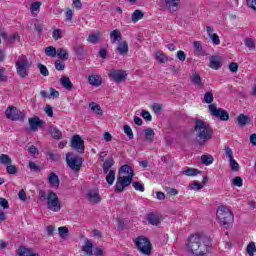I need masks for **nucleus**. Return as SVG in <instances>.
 I'll return each instance as SVG.
<instances>
[{
  "label": "nucleus",
  "mask_w": 256,
  "mask_h": 256,
  "mask_svg": "<svg viewBox=\"0 0 256 256\" xmlns=\"http://www.w3.org/2000/svg\"><path fill=\"white\" fill-rule=\"evenodd\" d=\"M74 51H75L76 55H78L79 57H83V55H85L87 53V50H85V46H83L81 44H76L74 46Z\"/></svg>",
  "instance_id": "nucleus-32"
},
{
  "label": "nucleus",
  "mask_w": 256,
  "mask_h": 256,
  "mask_svg": "<svg viewBox=\"0 0 256 256\" xmlns=\"http://www.w3.org/2000/svg\"><path fill=\"white\" fill-rule=\"evenodd\" d=\"M66 21H73V10L68 9L65 12Z\"/></svg>",
  "instance_id": "nucleus-63"
},
{
  "label": "nucleus",
  "mask_w": 256,
  "mask_h": 256,
  "mask_svg": "<svg viewBox=\"0 0 256 256\" xmlns=\"http://www.w3.org/2000/svg\"><path fill=\"white\" fill-rule=\"evenodd\" d=\"M201 161L203 165H211L214 161L213 156L211 155H202L201 156Z\"/></svg>",
  "instance_id": "nucleus-39"
},
{
  "label": "nucleus",
  "mask_w": 256,
  "mask_h": 256,
  "mask_svg": "<svg viewBox=\"0 0 256 256\" xmlns=\"http://www.w3.org/2000/svg\"><path fill=\"white\" fill-rule=\"evenodd\" d=\"M82 251L86 254V255H93V242H91V240L86 239L85 244L82 247Z\"/></svg>",
  "instance_id": "nucleus-23"
},
{
  "label": "nucleus",
  "mask_w": 256,
  "mask_h": 256,
  "mask_svg": "<svg viewBox=\"0 0 256 256\" xmlns=\"http://www.w3.org/2000/svg\"><path fill=\"white\" fill-rule=\"evenodd\" d=\"M201 171L195 169V168H187L183 171V175H186L187 177H196V175H199Z\"/></svg>",
  "instance_id": "nucleus-33"
},
{
  "label": "nucleus",
  "mask_w": 256,
  "mask_h": 256,
  "mask_svg": "<svg viewBox=\"0 0 256 256\" xmlns=\"http://www.w3.org/2000/svg\"><path fill=\"white\" fill-rule=\"evenodd\" d=\"M110 38L112 43H117V41H121V32L119 30H113L110 33Z\"/></svg>",
  "instance_id": "nucleus-34"
},
{
  "label": "nucleus",
  "mask_w": 256,
  "mask_h": 256,
  "mask_svg": "<svg viewBox=\"0 0 256 256\" xmlns=\"http://www.w3.org/2000/svg\"><path fill=\"white\" fill-rule=\"evenodd\" d=\"M165 5L169 11L175 13L179 9V0H165Z\"/></svg>",
  "instance_id": "nucleus-17"
},
{
  "label": "nucleus",
  "mask_w": 256,
  "mask_h": 256,
  "mask_svg": "<svg viewBox=\"0 0 256 256\" xmlns=\"http://www.w3.org/2000/svg\"><path fill=\"white\" fill-rule=\"evenodd\" d=\"M108 77L113 79L115 83H122L127 79V72L124 70H111Z\"/></svg>",
  "instance_id": "nucleus-12"
},
{
  "label": "nucleus",
  "mask_w": 256,
  "mask_h": 256,
  "mask_svg": "<svg viewBox=\"0 0 256 256\" xmlns=\"http://www.w3.org/2000/svg\"><path fill=\"white\" fill-rule=\"evenodd\" d=\"M49 133L51 137H53V139H56V140L63 139V133L61 132V130H59V128L55 126L49 127Z\"/></svg>",
  "instance_id": "nucleus-19"
},
{
  "label": "nucleus",
  "mask_w": 256,
  "mask_h": 256,
  "mask_svg": "<svg viewBox=\"0 0 256 256\" xmlns=\"http://www.w3.org/2000/svg\"><path fill=\"white\" fill-rule=\"evenodd\" d=\"M123 129H124V133H125V135H127V137H128V139H134V134H133V130L131 129V126H129V125H125L124 127H123Z\"/></svg>",
  "instance_id": "nucleus-42"
},
{
  "label": "nucleus",
  "mask_w": 256,
  "mask_h": 256,
  "mask_svg": "<svg viewBox=\"0 0 256 256\" xmlns=\"http://www.w3.org/2000/svg\"><path fill=\"white\" fill-rule=\"evenodd\" d=\"M195 143L203 147L207 141L213 139V128L203 120H196L194 125Z\"/></svg>",
  "instance_id": "nucleus-2"
},
{
  "label": "nucleus",
  "mask_w": 256,
  "mask_h": 256,
  "mask_svg": "<svg viewBox=\"0 0 256 256\" xmlns=\"http://www.w3.org/2000/svg\"><path fill=\"white\" fill-rule=\"evenodd\" d=\"M41 5H42L41 2H34L31 4L30 10L32 11V13L35 11H39L41 9Z\"/></svg>",
  "instance_id": "nucleus-57"
},
{
  "label": "nucleus",
  "mask_w": 256,
  "mask_h": 256,
  "mask_svg": "<svg viewBox=\"0 0 256 256\" xmlns=\"http://www.w3.org/2000/svg\"><path fill=\"white\" fill-rule=\"evenodd\" d=\"M229 70L232 72V73H237V71H239V64H237L236 62H231L229 64Z\"/></svg>",
  "instance_id": "nucleus-58"
},
{
  "label": "nucleus",
  "mask_w": 256,
  "mask_h": 256,
  "mask_svg": "<svg viewBox=\"0 0 256 256\" xmlns=\"http://www.w3.org/2000/svg\"><path fill=\"white\" fill-rule=\"evenodd\" d=\"M225 151V155L228 157L229 161L233 158V150H231V148H229V146H225L224 148Z\"/></svg>",
  "instance_id": "nucleus-60"
},
{
  "label": "nucleus",
  "mask_w": 256,
  "mask_h": 256,
  "mask_svg": "<svg viewBox=\"0 0 256 256\" xmlns=\"http://www.w3.org/2000/svg\"><path fill=\"white\" fill-rule=\"evenodd\" d=\"M237 123L239 127H245V125L251 123V118L245 114H240L237 116Z\"/></svg>",
  "instance_id": "nucleus-18"
},
{
  "label": "nucleus",
  "mask_w": 256,
  "mask_h": 256,
  "mask_svg": "<svg viewBox=\"0 0 256 256\" xmlns=\"http://www.w3.org/2000/svg\"><path fill=\"white\" fill-rule=\"evenodd\" d=\"M216 217L219 219L220 225H232L233 221H235L233 212L225 206L218 207Z\"/></svg>",
  "instance_id": "nucleus-4"
},
{
  "label": "nucleus",
  "mask_w": 256,
  "mask_h": 256,
  "mask_svg": "<svg viewBox=\"0 0 256 256\" xmlns=\"http://www.w3.org/2000/svg\"><path fill=\"white\" fill-rule=\"evenodd\" d=\"M47 207L50 211L57 213L61 211V202L59 201V196L53 190H49L47 193Z\"/></svg>",
  "instance_id": "nucleus-5"
},
{
  "label": "nucleus",
  "mask_w": 256,
  "mask_h": 256,
  "mask_svg": "<svg viewBox=\"0 0 256 256\" xmlns=\"http://www.w3.org/2000/svg\"><path fill=\"white\" fill-rule=\"evenodd\" d=\"M56 55L59 57V59H62L63 61H67L69 59V53H67V50L64 48H58L56 50Z\"/></svg>",
  "instance_id": "nucleus-30"
},
{
  "label": "nucleus",
  "mask_w": 256,
  "mask_h": 256,
  "mask_svg": "<svg viewBox=\"0 0 256 256\" xmlns=\"http://www.w3.org/2000/svg\"><path fill=\"white\" fill-rule=\"evenodd\" d=\"M71 145L72 149H74V151H77V153H80L81 155L85 153V141H83V138H81L80 135L76 134L72 137Z\"/></svg>",
  "instance_id": "nucleus-11"
},
{
  "label": "nucleus",
  "mask_w": 256,
  "mask_h": 256,
  "mask_svg": "<svg viewBox=\"0 0 256 256\" xmlns=\"http://www.w3.org/2000/svg\"><path fill=\"white\" fill-rule=\"evenodd\" d=\"M208 109L210 111V115L213 117H217L220 119V121H229V112L222 108H217L215 104H210L208 106Z\"/></svg>",
  "instance_id": "nucleus-9"
},
{
  "label": "nucleus",
  "mask_w": 256,
  "mask_h": 256,
  "mask_svg": "<svg viewBox=\"0 0 256 256\" xmlns=\"http://www.w3.org/2000/svg\"><path fill=\"white\" fill-rule=\"evenodd\" d=\"M244 45L248 47L249 51H253L255 49V41H253L251 38H247Z\"/></svg>",
  "instance_id": "nucleus-45"
},
{
  "label": "nucleus",
  "mask_w": 256,
  "mask_h": 256,
  "mask_svg": "<svg viewBox=\"0 0 256 256\" xmlns=\"http://www.w3.org/2000/svg\"><path fill=\"white\" fill-rule=\"evenodd\" d=\"M127 175V177H135V172L133 171V168L127 164H124L119 169V175Z\"/></svg>",
  "instance_id": "nucleus-15"
},
{
  "label": "nucleus",
  "mask_w": 256,
  "mask_h": 256,
  "mask_svg": "<svg viewBox=\"0 0 256 256\" xmlns=\"http://www.w3.org/2000/svg\"><path fill=\"white\" fill-rule=\"evenodd\" d=\"M190 189H195L196 191H199L203 189V184L199 182H193L192 184H190Z\"/></svg>",
  "instance_id": "nucleus-61"
},
{
  "label": "nucleus",
  "mask_w": 256,
  "mask_h": 256,
  "mask_svg": "<svg viewBox=\"0 0 256 256\" xmlns=\"http://www.w3.org/2000/svg\"><path fill=\"white\" fill-rule=\"evenodd\" d=\"M141 117H143V119H145L146 121L153 120V116H151V113H149V111H147V110H142Z\"/></svg>",
  "instance_id": "nucleus-52"
},
{
  "label": "nucleus",
  "mask_w": 256,
  "mask_h": 256,
  "mask_svg": "<svg viewBox=\"0 0 256 256\" xmlns=\"http://www.w3.org/2000/svg\"><path fill=\"white\" fill-rule=\"evenodd\" d=\"M66 163L68 167L72 169V171H81V167H83V158L79 156H73V153L69 152L66 154Z\"/></svg>",
  "instance_id": "nucleus-7"
},
{
  "label": "nucleus",
  "mask_w": 256,
  "mask_h": 256,
  "mask_svg": "<svg viewBox=\"0 0 256 256\" xmlns=\"http://www.w3.org/2000/svg\"><path fill=\"white\" fill-rule=\"evenodd\" d=\"M5 115L10 121H24L25 119V112L19 113V109L14 106H9L5 111Z\"/></svg>",
  "instance_id": "nucleus-8"
},
{
  "label": "nucleus",
  "mask_w": 256,
  "mask_h": 256,
  "mask_svg": "<svg viewBox=\"0 0 256 256\" xmlns=\"http://www.w3.org/2000/svg\"><path fill=\"white\" fill-rule=\"evenodd\" d=\"M52 37L55 41H59V39H61L63 36H61V29H55L52 32Z\"/></svg>",
  "instance_id": "nucleus-56"
},
{
  "label": "nucleus",
  "mask_w": 256,
  "mask_h": 256,
  "mask_svg": "<svg viewBox=\"0 0 256 256\" xmlns=\"http://www.w3.org/2000/svg\"><path fill=\"white\" fill-rule=\"evenodd\" d=\"M48 183L51 185V187H56V188H58L59 185H61L59 176H57L55 172L50 173V175L48 176Z\"/></svg>",
  "instance_id": "nucleus-16"
},
{
  "label": "nucleus",
  "mask_w": 256,
  "mask_h": 256,
  "mask_svg": "<svg viewBox=\"0 0 256 256\" xmlns=\"http://www.w3.org/2000/svg\"><path fill=\"white\" fill-rule=\"evenodd\" d=\"M156 59L159 60V63H166L167 56H165V54H163L162 52H157L156 53Z\"/></svg>",
  "instance_id": "nucleus-55"
},
{
  "label": "nucleus",
  "mask_w": 256,
  "mask_h": 256,
  "mask_svg": "<svg viewBox=\"0 0 256 256\" xmlns=\"http://www.w3.org/2000/svg\"><path fill=\"white\" fill-rule=\"evenodd\" d=\"M58 231H59V235H60V237H62V239H66L67 235H69V228H67L66 226L59 227Z\"/></svg>",
  "instance_id": "nucleus-40"
},
{
  "label": "nucleus",
  "mask_w": 256,
  "mask_h": 256,
  "mask_svg": "<svg viewBox=\"0 0 256 256\" xmlns=\"http://www.w3.org/2000/svg\"><path fill=\"white\" fill-rule=\"evenodd\" d=\"M29 69H31V62L27 56H19L16 61V71L19 77H21V79H27V77H29Z\"/></svg>",
  "instance_id": "nucleus-3"
},
{
  "label": "nucleus",
  "mask_w": 256,
  "mask_h": 256,
  "mask_svg": "<svg viewBox=\"0 0 256 256\" xmlns=\"http://www.w3.org/2000/svg\"><path fill=\"white\" fill-rule=\"evenodd\" d=\"M144 14L141 10H135L132 14V23H137L140 19H143Z\"/></svg>",
  "instance_id": "nucleus-36"
},
{
  "label": "nucleus",
  "mask_w": 256,
  "mask_h": 256,
  "mask_svg": "<svg viewBox=\"0 0 256 256\" xmlns=\"http://www.w3.org/2000/svg\"><path fill=\"white\" fill-rule=\"evenodd\" d=\"M106 174V181L108 185H113V183H115V170H110Z\"/></svg>",
  "instance_id": "nucleus-37"
},
{
  "label": "nucleus",
  "mask_w": 256,
  "mask_h": 256,
  "mask_svg": "<svg viewBox=\"0 0 256 256\" xmlns=\"http://www.w3.org/2000/svg\"><path fill=\"white\" fill-rule=\"evenodd\" d=\"M210 39H212V43L214 45H220L221 40L219 39V35L217 33L209 34Z\"/></svg>",
  "instance_id": "nucleus-50"
},
{
  "label": "nucleus",
  "mask_w": 256,
  "mask_h": 256,
  "mask_svg": "<svg viewBox=\"0 0 256 256\" xmlns=\"http://www.w3.org/2000/svg\"><path fill=\"white\" fill-rule=\"evenodd\" d=\"M210 67L211 69H215V70L221 69V61H219L217 57L212 56L210 58Z\"/></svg>",
  "instance_id": "nucleus-31"
},
{
  "label": "nucleus",
  "mask_w": 256,
  "mask_h": 256,
  "mask_svg": "<svg viewBox=\"0 0 256 256\" xmlns=\"http://www.w3.org/2000/svg\"><path fill=\"white\" fill-rule=\"evenodd\" d=\"M144 135L146 141H148L149 143H153V140L155 139V131L152 128L145 129Z\"/></svg>",
  "instance_id": "nucleus-25"
},
{
  "label": "nucleus",
  "mask_w": 256,
  "mask_h": 256,
  "mask_svg": "<svg viewBox=\"0 0 256 256\" xmlns=\"http://www.w3.org/2000/svg\"><path fill=\"white\" fill-rule=\"evenodd\" d=\"M6 171L8 173V175H17V166L12 164H9L8 166H6Z\"/></svg>",
  "instance_id": "nucleus-43"
},
{
  "label": "nucleus",
  "mask_w": 256,
  "mask_h": 256,
  "mask_svg": "<svg viewBox=\"0 0 256 256\" xmlns=\"http://www.w3.org/2000/svg\"><path fill=\"white\" fill-rule=\"evenodd\" d=\"M17 253H18L19 256H39L38 253H33V250H31L27 247H24V246H21L17 250Z\"/></svg>",
  "instance_id": "nucleus-20"
},
{
  "label": "nucleus",
  "mask_w": 256,
  "mask_h": 256,
  "mask_svg": "<svg viewBox=\"0 0 256 256\" xmlns=\"http://www.w3.org/2000/svg\"><path fill=\"white\" fill-rule=\"evenodd\" d=\"M28 121L30 125V131H37V129H41V127L45 125V122L39 119V116H34L32 118H29Z\"/></svg>",
  "instance_id": "nucleus-13"
},
{
  "label": "nucleus",
  "mask_w": 256,
  "mask_h": 256,
  "mask_svg": "<svg viewBox=\"0 0 256 256\" xmlns=\"http://www.w3.org/2000/svg\"><path fill=\"white\" fill-rule=\"evenodd\" d=\"M38 69L43 77H49V69L43 64H38Z\"/></svg>",
  "instance_id": "nucleus-44"
},
{
  "label": "nucleus",
  "mask_w": 256,
  "mask_h": 256,
  "mask_svg": "<svg viewBox=\"0 0 256 256\" xmlns=\"http://www.w3.org/2000/svg\"><path fill=\"white\" fill-rule=\"evenodd\" d=\"M133 183V176H118L116 184H115V191L117 193H122L125 191V187H129Z\"/></svg>",
  "instance_id": "nucleus-10"
},
{
  "label": "nucleus",
  "mask_w": 256,
  "mask_h": 256,
  "mask_svg": "<svg viewBox=\"0 0 256 256\" xmlns=\"http://www.w3.org/2000/svg\"><path fill=\"white\" fill-rule=\"evenodd\" d=\"M55 69L57 71H65V63H62L61 60H56L55 61Z\"/></svg>",
  "instance_id": "nucleus-53"
},
{
  "label": "nucleus",
  "mask_w": 256,
  "mask_h": 256,
  "mask_svg": "<svg viewBox=\"0 0 256 256\" xmlns=\"http://www.w3.org/2000/svg\"><path fill=\"white\" fill-rule=\"evenodd\" d=\"M60 83L64 89L67 91H71L73 89V83L71 82V79L67 76H62L60 79Z\"/></svg>",
  "instance_id": "nucleus-22"
},
{
  "label": "nucleus",
  "mask_w": 256,
  "mask_h": 256,
  "mask_svg": "<svg viewBox=\"0 0 256 256\" xmlns=\"http://www.w3.org/2000/svg\"><path fill=\"white\" fill-rule=\"evenodd\" d=\"M132 187H134L135 191H140V193L145 191V186L141 182H132Z\"/></svg>",
  "instance_id": "nucleus-46"
},
{
  "label": "nucleus",
  "mask_w": 256,
  "mask_h": 256,
  "mask_svg": "<svg viewBox=\"0 0 256 256\" xmlns=\"http://www.w3.org/2000/svg\"><path fill=\"white\" fill-rule=\"evenodd\" d=\"M193 47L198 55H200L201 51H203V46H201V42L199 41H194Z\"/></svg>",
  "instance_id": "nucleus-51"
},
{
  "label": "nucleus",
  "mask_w": 256,
  "mask_h": 256,
  "mask_svg": "<svg viewBox=\"0 0 256 256\" xmlns=\"http://www.w3.org/2000/svg\"><path fill=\"white\" fill-rule=\"evenodd\" d=\"M115 165V161L113 159L109 158L103 163V171L104 173H107L108 171H111L112 166Z\"/></svg>",
  "instance_id": "nucleus-35"
},
{
  "label": "nucleus",
  "mask_w": 256,
  "mask_h": 256,
  "mask_svg": "<svg viewBox=\"0 0 256 256\" xmlns=\"http://www.w3.org/2000/svg\"><path fill=\"white\" fill-rule=\"evenodd\" d=\"M232 185H234L235 187H243V178L236 176L233 180H232Z\"/></svg>",
  "instance_id": "nucleus-48"
},
{
  "label": "nucleus",
  "mask_w": 256,
  "mask_h": 256,
  "mask_svg": "<svg viewBox=\"0 0 256 256\" xmlns=\"http://www.w3.org/2000/svg\"><path fill=\"white\" fill-rule=\"evenodd\" d=\"M88 83L93 87H99L101 85V79L98 75H91L88 77Z\"/></svg>",
  "instance_id": "nucleus-27"
},
{
  "label": "nucleus",
  "mask_w": 256,
  "mask_h": 256,
  "mask_svg": "<svg viewBox=\"0 0 256 256\" xmlns=\"http://www.w3.org/2000/svg\"><path fill=\"white\" fill-rule=\"evenodd\" d=\"M0 207H2V209H8L9 201H7L5 198H0Z\"/></svg>",
  "instance_id": "nucleus-62"
},
{
  "label": "nucleus",
  "mask_w": 256,
  "mask_h": 256,
  "mask_svg": "<svg viewBox=\"0 0 256 256\" xmlns=\"http://www.w3.org/2000/svg\"><path fill=\"white\" fill-rule=\"evenodd\" d=\"M148 222L150 225H159L161 223V218L157 214L150 213L148 214Z\"/></svg>",
  "instance_id": "nucleus-26"
},
{
  "label": "nucleus",
  "mask_w": 256,
  "mask_h": 256,
  "mask_svg": "<svg viewBox=\"0 0 256 256\" xmlns=\"http://www.w3.org/2000/svg\"><path fill=\"white\" fill-rule=\"evenodd\" d=\"M135 245L143 255H151V241L145 236H139L135 240Z\"/></svg>",
  "instance_id": "nucleus-6"
},
{
  "label": "nucleus",
  "mask_w": 256,
  "mask_h": 256,
  "mask_svg": "<svg viewBox=\"0 0 256 256\" xmlns=\"http://www.w3.org/2000/svg\"><path fill=\"white\" fill-rule=\"evenodd\" d=\"M89 107L91 108V111H93L96 115H99L100 117L103 115V109H101L99 104L91 102Z\"/></svg>",
  "instance_id": "nucleus-29"
},
{
  "label": "nucleus",
  "mask_w": 256,
  "mask_h": 256,
  "mask_svg": "<svg viewBox=\"0 0 256 256\" xmlns=\"http://www.w3.org/2000/svg\"><path fill=\"white\" fill-rule=\"evenodd\" d=\"M117 51L119 55H127L129 53V44L127 41L121 42L117 47Z\"/></svg>",
  "instance_id": "nucleus-24"
},
{
  "label": "nucleus",
  "mask_w": 256,
  "mask_h": 256,
  "mask_svg": "<svg viewBox=\"0 0 256 256\" xmlns=\"http://www.w3.org/2000/svg\"><path fill=\"white\" fill-rule=\"evenodd\" d=\"M213 241L203 234H192L189 236L186 249L192 255L205 256L211 251Z\"/></svg>",
  "instance_id": "nucleus-1"
},
{
  "label": "nucleus",
  "mask_w": 256,
  "mask_h": 256,
  "mask_svg": "<svg viewBox=\"0 0 256 256\" xmlns=\"http://www.w3.org/2000/svg\"><path fill=\"white\" fill-rule=\"evenodd\" d=\"M45 53L48 57H57V49L53 46L46 47Z\"/></svg>",
  "instance_id": "nucleus-38"
},
{
  "label": "nucleus",
  "mask_w": 256,
  "mask_h": 256,
  "mask_svg": "<svg viewBox=\"0 0 256 256\" xmlns=\"http://www.w3.org/2000/svg\"><path fill=\"white\" fill-rule=\"evenodd\" d=\"M191 82L196 87H199V89H203L204 82H203V79H201V76L199 74L197 73L192 74Z\"/></svg>",
  "instance_id": "nucleus-21"
},
{
  "label": "nucleus",
  "mask_w": 256,
  "mask_h": 256,
  "mask_svg": "<svg viewBox=\"0 0 256 256\" xmlns=\"http://www.w3.org/2000/svg\"><path fill=\"white\" fill-rule=\"evenodd\" d=\"M99 34H90L87 38L88 43H92L93 45L99 43Z\"/></svg>",
  "instance_id": "nucleus-41"
},
{
  "label": "nucleus",
  "mask_w": 256,
  "mask_h": 256,
  "mask_svg": "<svg viewBox=\"0 0 256 256\" xmlns=\"http://www.w3.org/2000/svg\"><path fill=\"white\" fill-rule=\"evenodd\" d=\"M246 1H247V5H249L251 9H253V11H256V0H246Z\"/></svg>",
  "instance_id": "nucleus-64"
},
{
  "label": "nucleus",
  "mask_w": 256,
  "mask_h": 256,
  "mask_svg": "<svg viewBox=\"0 0 256 256\" xmlns=\"http://www.w3.org/2000/svg\"><path fill=\"white\" fill-rule=\"evenodd\" d=\"M204 102L208 103V105H211L213 103V93L212 92H206L204 95Z\"/></svg>",
  "instance_id": "nucleus-49"
},
{
  "label": "nucleus",
  "mask_w": 256,
  "mask_h": 256,
  "mask_svg": "<svg viewBox=\"0 0 256 256\" xmlns=\"http://www.w3.org/2000/svg\"><path fill=\"white\" fill-rule=\"evenodd\" d=\"M53 97L54 99L59 98V91L55 90V88H50V95H48V98L51 99Z\"/></svg>",
  "instance_id": "nucleus-59"
},
{
  "label": "nucleus",
  "mask_w": 256,
  "mask_h": 256,
  "mask_svg": "<svg viewBox=\"0 0 256 256\" xmlns=\"http://www.w3.org/2000/svg\"><path fill=\"white\" fill-rule=\"evenodd\" d=\"M247 253L249 256H254L253 253H256L255 242L249 243V245L247 246Z\"/></svg>",
  "instance_id": "nucleus-47"
},
{
  "label": "nucleus",
  "mask_w": 256,
  "mask_h": 256,
  "mask_svg": "<svg viewBox=\"0 0 256 256\" xmlns=\"http://www.w3.org/2000/svg\"><path fill=\"white\" fill-rule=\"evenodd\" d=\"M87 197L91 203L97 205V203L101 202V197L99 196V192L97 190H89L87 193Z\"/></svg>",
  "instance_id": "nucleus-14"
},
{
  "label": "nucleus",
  "mask_w": 256,
  "mask_h": 256,
  "mask_svg": "<svg viewBox=\"0 0 256 256\" xmlns=\"http://www.w3.org/2000/svg\"><path fill=\"white\" fill-rule=\"evenodd\" d=\"M13 163V160L11 157L7 154H1L0 155V165H4L7 167L8 165H11Z\"/></svg>",
  "instance_id": "nucleus-28"
},
{
  "label": "nucleus",
  "mask_w": 256,
  "mask_h": 256,
  "mask_svg": "<svg viewBox=\"0 0 256 256\" xmlns=\"http://www.w3.org/2000/svg\"><path fill=\"white\" fill-rule=\"evenodd\" d=\"M229 163L232 171H239V163H237V161L234 158L229 160Z\"/></svg>",
  "instance_id": "nucleus-54"
}]
</instances>
